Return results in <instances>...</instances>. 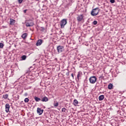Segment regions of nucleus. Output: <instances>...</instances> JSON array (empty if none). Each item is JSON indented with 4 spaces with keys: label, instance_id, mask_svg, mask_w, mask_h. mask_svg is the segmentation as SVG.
I'll list each match as a JSON object with an SVG mask.
<instances>
[{
    "label": "nucleus",
    "instance_id": "nucleus-1",
    "mask_svg": "<svg viewBox=\"0 0 126 126\" xmlns=\"http://www.w3.org/2000/svg\"><path fill=\"white\" fill-rule=\"evenodd\" d=\"M98 13H99V8H98L93 9L91 12V15L93 16H96V15H97Z\"/></svg>",
    "mask_w": 126,
    "mask_h": 126
},
{
    "label": "nucleus",
    "instance_id": "nucleus-2",
    "mask_svg": "<svg viewBox=\"0 0 126 126\" xmlns=\"http://www.w3.org/2000/svg\"><path fill=\"white\" fill-rule=\"evenodd\" d=\"M89 80H90V83H91L92 84H94V83L96 82L97 80V78H96V76H93L89 78Z\"/></svg>",
    "mask_w": 126,
    "mask_h": 126
},
{
    "label": "nucleus",
    "instance_id": "nucleus-3",
    "mask_svg": "<svg viewBox=\"0 0 126 126\" xmlns=\"http://www.w3.org/2000/svg\"><path fill=\"white\" fill-rule=\"evenodd\" d=\"M33 25H34V23L33 22V21L31 20H28L26 23V26H27V27H31L32 26H33Z\"/></svg>",
    "mask_w": 126,
    "mask_h": 126
},
{
    "label": "nucleus",
    "instance_id": "nucleus-4",
    "mask_svg": "<svg viewBox=\"0 0 126 126\" xmlns=\"http://www.w3.org/2000/svg\"><path fill=\"white\" fill-rule=\"evenodd\" d=\"M57 50L58 53H63L64 51V47L63 46L59 45L57 47Z\"/></svg>",
    "mask_w": 126,
    "mask_h": 126
},
{
    "label": "nucleus",
    "instance_id": "nucleus-5",
    "mask_svg": "<svg viewBox=\"0 0 126 126\" xmlns=\"http://www.w3.org/2000/svg\"><path fill=\"white\" fill-rule=\"evenodd\" d=\"M66 23H67V22L66 21V19H63L61 22V28H64V26L66 25Z\"/></svg>",
    "mask_w": 126,
    "mask_h": 126
},
{
    "label": "nucleus",
    "instance_id": "nucleus-6",
    "mask_svg": "<svg viewBox=\"0 0 126 126\" xmlns=\"http://www.w3.org/2000/svg\"><path fill=\"white\" fill-rule=\"evenodd\" d=\"M83 15H78V17H77V20L78 22H80V21H82L83 20Z\"/></svg>",
    "mask_w": 126,
    "mask_h": 126
},
{
    "label": "nucleus",
    "instance_id": "nucleus-7",
    "mask_svg": "<svg viewBox=\"0 0 126 126\" xmlns=\"http://www.w3.org/2000/svg\"><path fill=\"white\" fill-rule=\"evenodd\" d=\"M5 107L6 113H8V112H9V108H10V106H9V104L6 103L5 105Z\"/></svg>",
    "mask_w": 126,
    "mask_h": 126
},
{
    "label": "nucleus",
    "instance_id": "nucleus-8",
    "mask_svg": "<svg viewBox=\"0 0 126 126\" xmlns=\"http://www.w3.org/2000/svg\"><path fill=\"white\" fill-rule=\"evenodd\" d=\"M43 112H44V110L41 109V108L38 107L37 109V113L38 115H40L43 114Z\"/></svg>",
    "mask_w": 126,
    "mask_h": 126
},
{
    "label": "nucleus",
    "instance_id": "nucleus-9",
    "mask_svg": "<svg viewBox=\"0 0 126 126\" xmlns=\"http://www.w3.org/2000/svg\"><path fill=\"white\" fill-rule=\"evenodd\" d=\"M43 43V40L39 39L36 43V46H41Z\"/></svg>",
    "mask_w": 126,
    "mask_h": 126
},
{
    "label": "nucleus",
    "instance_id": "nucleus-10",
    "mask_svg": "<svg viewBox=\"0 0 126 126\" xmlns=\"http://www.w3.org/2000/svg\"><path fill=\"white\" fill-rule=\"evenodd\" d=\"M104 95H100L99 97H98V100L99 101H103V100H104Z\"/></svg>",
    "mask_w": 126,
    "mask_h": 126
},
{
    "label": "nucleus",
    "instance_id": "nucleus-11",
    "mask_svg": "<svg viewBox=\"0 0 126 126\" xmlns=\"http://www.w3.org/2000/svg\"><path fill=\"white\" fill-rule=\"evenodd\" d=\"M48 100L49 99L46 96L44 97L41 100L42 102H48Z\"/></svg>",
    "mask_w": 126,
    "mask_h": 126
},
{
    "label": "nucleus",
    "instance_id": "nucleus-12",
    "mask_svg": "<svg viewBox=\"0 0 126 126\" xmlns=\"http://www.w3.org/2000/svg\"><path fill=\"white\" fill-rule=\"evenodd\" d=\"M73 105L74 106H77V105H78V101L76 99H74L73 101Z\"/></svg>",
    "mask_w": 126,
    "mask_h": 126
},
{
    "label": "nucleus",
    "instance_id": "nucleus-13",
    "mask_svg": "<svg viewBox=\"0 0 126 126\" xmlns=\"http://www.w3.org/2000/svg\"><path fill=\"white\" fill-rule=\"evenodd\" d=\"M14 23H15V20H14V19H10V24L11 25H13Z\"/></svg>",
    "mask_w": 126,
    "mask_h": 126
},
{
    "label": "nucleus",
    "instance_id": "nucleus-14",
    "mask_svg": "<svg viewBox=\"0 0 126 126\" xmlns=\"http://www.w3.org/2000/svg\"><path fill=\"white\" fill-rule=\"evenodd\" d=\"M28 36V34L27 33H23L21 37L23 38V39H25L26 37Z\"/></svg>",
    "mask_w": 126,
    "mask_h": 126
},
{
    "label": "nucleus",
    "instance_id": "nucleus-15",
    "mask_svg": "<svg viewBox=\"0 0 126 126\" xmlns=\"http://www.w3.org/2000/svg\"><path fill=\"white\" fill-rule=\"evenodd\" d=\"M34 99L36 102H39V101H41V98L37 96L34 97Z\"/></svg>",
    "mask_w": 126,
    "mask_h": 126
},
{
    "label": "nucleus",
    "instance_id": "nucleus-16",
    "mask_svg": "<svg viewBox=\"0 0 126 126\" xmlns=\"http://www.w3.org/2000/svg\"><path fill=\"white\" fill-rule=\"evenodd\" d=\"M108 89H110V90L113 89V84L110 83L108 85Z\"/></svg>",
    "mask_w": 126,
    "mask_h": 126
},
{
    "label": "nucleus",
    "instance_id": "nucleus-17",
    "mask_svg": "<svg viewBox=\"0 0 126 126\" xmlns=\"http://www.w3.org/2000/svg\"><path fill=\"white\" fill-rule=\"evenodd\" d=\"M26 58H27L26 55H23L21 57L22 61H25V60H26Z\"/></svg>",
    "mask_w": 126,
    "mask_h": 126
},
{
    "label": "nucleus",
    "instance_id": "nucleus-18",
    "mask_svg": "<svg viewBox=\"0 0 126 126\" xmlns=\"http://www.w3.org/2000/svg\"><path fill=\"white\" fill-rule=\"evenodd\" d=\"M77 77L78 78V80H79V77H81V72H78Z\"/></svg>",
    "mask_w": 126,
    "mask_h": 126
},
{
    "label": "nucleus",
    "instance_id": "nucleus-19",
    "mask_svg": "<svg viewBox=\"0 0 126 126\" xmlns=\"http://www.w3.org/2000/svg\"><path fill=\"white\" fill-rule=\"evenodd\" d=\"M8 97V94H5L3 95V98L4 99H7Z\"/></svg>",
    "mask_w": 126,
    "mask_h": 126
},
{
    "label": "nucleus",
    "instance_id": "nucleus-20",
    "mask_svg": "<svg viewBox=\"0 0 126 126\" xmlns=\"http://www.w3.org/2000/svg\"><path fill=\"white\" fill-rule=\"evenodd\" d=\"M66 111V108L63 107L62 109V112L63 113H65V111Z\"/></svg>",
    "mask_w": 126,
    "mask_h": 126
},
{
    "label": "nucleus",
    "instance_id": "nucleus-21",
    "mask_svg": "<svg viewBox=\"0 0 126 126\" xmlns=\"http://www.w3.org/2000/svg\"><path fill=\"white\" fill-rule=\"evenodd\" d=\"M25 103H28L29 102V99L28 98H26L24 99Z\"/></svg>",
    "mask_w": 126,
    "mask_h": 126
},
{
    "label": "nucleus",
    "instance_id": "nucleus-22",
    "mask_svg": "<svg viewBox=\"0 0 126 126\" xmlns=\"http://www.w3.org/2000/svg\"><path fill=\"white\" fill-rule=\"evenodd\" d=\"M3 46H4V45L2 43H0V49H2V48H3Z\"/></svg>",
    "mask_w": 126,
    "mask_h": 126
},
{
    "label": "nucleus",
    "instance_id": "nucleus-23",
    "mask_svg": "<svg viewBox=\"0 0 126 126\" xmlns=\"http://www.w3.org/2000/svg\"><path fill=\"white\" fill-rule=\"evenodd\" d=\"M97 23H98V22H97V21H94L93 22V24L94 25H97Z\"/></svg>",
    "mask_w": 126,
    "mask_h": 126
},
{
    "label": "nucleus",
    "instance_id": "nucleus-24",
    "mask_svg": "<svg viewBox=\"0 0 126 126\" xmlns=\"http://www.w3.org/2000/svg\"><path fill=\"white\" fill-rule=\"evenodd\" d=\"M54 107H58V106H59V103L57 102L56 103H54Z\"/></svg>",
    "mask_w": 126,
    "mask_h": 126
},
{
    "label": "nucleus",
    "instance_id": "nucleus-25",
    "mask_svg": "<svg viewBox=\"0 0 126 126\" xmlns=\"http://www.w3.org/2000/svg\"><path fill=\"white\" fill-rule=\"evenodd\" d=\"M18 1L19 3H22V1H23V0H18Z\"/></svg>",
    "mask_w": 126,
    "mask_h": 126
},
{
    "label": "nucleus",
    "instance_id": "nucleus-26",
    "mask_svg": "<svg viewBox=\"0 0 126 126\" xmlns=\"http://www.w3.org/2000/svg\"><path fill=\"white\" fill-rule=\"evenodd\" d=\"M110 2L111 3H114L115 0H110Z\"/></svg>",
    "mask_w": 126,
    "mask_h": 126
},
{
    "label": "nucleus",
    "instance_id": "nucleus-27",
    "mask_svg": "<svg viewBox=\"0 0 126 126\" xmlns=\"http://www.w3.org/2000/svg\"><path fill=\"white\" fill-rule=\"evenodd\" d=\"M71 77H72L73 79H74V76H73V73H72L71 74Z\"/></svg>",
    "mask_w": 126,
    "mask_h": 126
},
{
    "label": "nucleus",
    "instance_id": "nucleus-28",
    "mask_svg": "<svg viewBox=\"0 0 126 126\" xmlns=\"http://www.w3.org/2000/svg\"><path fill=\"white\" fill-rule=\"evenodd\" d=\"M26 11H27V9H25L24 10V13H26Z\"/></svg>",
    "mask_w": 126,
    "mask_h": 126
},
{
    "label": "nucleus",
    "instance_id": "nucleus-29",
    "mask_svg": "<svg viewBox=\"0 0 126 126\" xmlns=\"http://www.w3.org/2000/svg\"><path fill=\"white\" fill-rule=\"evenodd\" d=\"M24 95H25V96H27V95H28V94H27V93H26Z\"/></svg>",
    "mask_w": 126,
    "mask_h": 126
},
{
    "label": "nucleus",
    "instance_id": "nucleus-30",
    "mask_svg": "<svg viewBox=\"0 0 126 126\" xmlns=\"http://www.w3.org/2000/svg\"><path fill=\"white\" fill-rule=\"evenodd\" d=\"M40 0H35L36 1H39Z\"/></svg>",
    "mask_w": 126,
    "mask_h": 126
}]
</instances>
